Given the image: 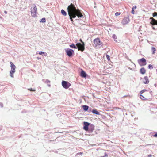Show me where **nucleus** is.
I'll use <instances>...</instances> for the list:
<instances>
[{
    "mask_svg": "<svg viewBox=\"0 0 157 157\" xmlns=\"http://www.w3.org/2000/svg\"><path fill=\"white\" fill-rule=\"evenodd\" d=\"M152 156L151 155H148V157H151Z\"/></svg>",
    "mask_w": 157,
    "mask_h": 157,
    "instance_id": "obj_36",
    "label": "nucleus"
},
{
    "mask_svg": "<svg viewBox=\"0 0 157 157\" xmlns=\"http://www.w3.org/2000/svg\"><path fill=\"white\" fill-rule=\"evenodd\" d=\"M67 10L70 19L72 22L73 21L72 18H75L76 16L78 18L81 17L83 16L81 10L78 9H76L74 5L72 4H71L68 6Z\"/></svg>",
    "mask_w": 157,
    "mask_h": 157,
    "instance_id": "obj_1",
    "label": "nucleus"
},
{
    "mask_svg": "<svg viewBox=\"0 0 157 157\" xmlns=\"http://www.w3.org/2000/svg\"><path fill=\"white\" fill-rule=\"evenodd\" d=\"M80 41L82 43V44H81L80 43H78L76 44V45L78 47V50H80L83 51L85 49L84 44L81 39H80Z\"/></svg>",
    "mask_w": 157,
    "mask_h": 157,
    "instance_id": "obj_5",
    "label": "nucleus"
},
{
    "mask_svg": "<svg viewBox=\"0 0 157 157\" xmlns=\"http://www.w3.org/2000/svg\"><path fill=\"white\" fill-rule=\"evenodd\" d=\"M138 61L139 63L141 66H144L146 64V60L144 58H143L139 59Z\"/></svg>",
    "mask_w": 157,
    "mask_h": 157,
    "instance_id": "obj_6",
    "label": "nucleus"
},
{
    "mask_svg": "<svg viewBox=\"0 0 157 157\" xmlns=\"http://www.w3.org/2000/svg\"><path fill=\"white\" fill-rule=\"evenodd\" d=\"M151 50L152 52V53L154 54L155 53L156 49L154 47H152L151 48Z\"/></svg>",
    "mask_w": 157,
    "mask_h": 157,
    "instance_id": "obj_18",
    "label": "nucleus"
},
{
    "mask_svg": "<svg viewBox=\"0 0 157 157\" xmlns=\"http://www.w3.org/2000/svg\"><path fill=\"white\" fill-rule=\"evenodd\" d=\"M31 14L32 16L33 17H36L37 8L35 5H33L31 8Z\"/></svg>",
    "mask_w": 157,
    "mask_h": 157,
    "instance_id": "obj_4",
    "label": "nucleus"
},
{
    "mask_svg": "<svg viewBox=\"0 0 157 157\" xmlns=\"http://www.w3.org/2000/svg\"><path fill=\"white\" fill-rule=\"evenodd\" d=\"M153 17L156 16H157V12H154L153 14Z\"/></svg>",
    "mask_w": 157,
    "mask_h": 157,
    "instance_id": "obj_23",
    "label": "nucleus"
},
{
    "mask_svg": "<svg viewBox=\"0 0 157 157\" xmlns=\"http://www.w3.org/2000/svg\"><path fill=\"white\" fill-rule=\"evenodd\" d=\"M101 157H104V156H102H102H101Z\"/></svg>",
    "mask_w": 157,
    "mask_h": 157,
    "instance_id": "obj_41",
    "label": "nucleus"
},
{
    "mask_svg": "<svg viewBox=\"0 0 157 157\" xmlns=\"http://www.w3.org/2000/svg\"><path fill=\"white\" fill-rule=\"evenodd\" d=\"M150 19H151L150 22L151 24L152 25H157V20H155L152 17L150 18Z\"/></svg>",
    "mask_w": 157,
    "mask_h": 157,
    "instance_id": "obj_11",
    "label": "nucleus"
},
{
    "mask_svg": "<svg viewBox=\"0 0 157 157\" xmlns=\"http://www.w3.org/2000/svg\"><path fill=\"white\" fill-rule=\"evenodd\" d=\"M45 18H43L41 20V21L43 22H45Z\"/></svg>",
    "mask_w": 157,
    "mask_h": 157,
    "instance_id": "obj_27",
    "label": "nucleus"
},
{
    "mask_svg": "<svg viewBox=\"0 0 157 157\" xmlns=\"http://www.w3.org/2000/svg\"><path fill=\"white\" fill-rule=\"evenodd\" d=\"M154 136L155 137H157V133L155 134L154 135Z\"/></svg>",
    "mask_w": 157,
    "mask_h": 157,
    "instance_id": "obj_34",
    "label": "nucleus"
},
{
    "mask_svg": "<svg viewBox=\"0 0 157 157\" xmlns=\"http://www.w3.org/2000/svg\"><path fill=\"white\" fill-rule=\"evenodd\" d=\"M136 6H133V8H132V9L134 10V9H136Z\"/></svg>",
    "mask_w": 157,
    "mask_h": 157,
    "instance_id": "obj_31",
    "label": "nucleus"
},
{
    "mask_svg": "<svg viewBox=\"0 0 157 157\" xmlns=\"http://www.w3.org/2000/svg\"><path fill=\"white\" fill-rule=\"evenodd\" d=\"M62 84L63 87L65 89L68 88L71 85L68 82L64 81L62 82Z\"/></svg>",
    "mask_w": 157,
    "mask_h": 157,
    "instance_id": "obj_7",
    "label": "nucleus"
},
{
    "mask_svg": "<svg viewBox=\"0 0 157 157\" xmlns=\"http://www.w3.org/2000/svg\"><path fill=\"white\" fill-rule=\"evenodd\" d=\"M145 72H146L144 68H142L140 69V72L141 74H145Z\"/></svg>",
    "mask_w": 157,
    "mask_h": 157,
    "instance_id": "obj_15",
    "label": "nucleus"
},
{
    "mask_svg": "<svg viewBox=\"0 0 157 157\" xmlns=\"http://www.w3.org/2000/svg\"><path fill=\"white\" fill-rule=\"evenodd\" d=\"M120 13H118V12H117L115 13V15L116 16H119V15H120Z\"/></svg>",
    "mask_w": 157,
    "mask_h": 157,
    "instance_id": "obj_26",
    "label": "nucleus"
},
{
    "mask_svg": "<svg viewBox=\"0 0 157 157\" xmlns=\"http://www.w3.org/2000/svg\"><path fill=\"white\" fill-rule=\"evenodd\" d=\"M61 13L64 16H66L67 15L66 12L63 10H61Z\"/></svg>",
    "mask_w": 157,
    "mask_h": 157,
    "instance_id": "obj_17",
    "label": "nucleus"
},
{
    "mask_svg": "<svg viewBox=\"0 0 157 157\" xmlns=\"http://www.w3.org/2000/svg\"><path fill=\"white\" fill-rule=\"evenodd\" d=\"M94 46L97 48H100L102 46V44L100 41L99 39L97 38L94 40Z\"/></svg>",
    "mask_w": 157,
    "mask_h": 157,
    "instance_id": "obj_3",
    "label": "nucleus"
},
{
    "mask_svg": "<svg viewBox=\"0 0 157 157\" xmlns=\"http://www.w3.org/2000/svg\"><path fill=\"white\" fill-rule=\"evenodd\" d=\"M129 21V20L128 17H126L124 18L122 21V23L123 25H126L128 24Z\"/></svg>",
    "mask_w": 157,
    "mask_h": 157,
    "instance_id": "obj_10",
    "label": "nucleus"
},
{
    "mask_svg": "<svg viewBox=\"0 0 157 157\" xmlns=\"http://www.w3.org/2000/svg\"><path fill=\"white\" fill-rule=\"evenodd\" d=\"M153 29H155L154 27H153Z\"/></svg>",
    "mask_w": 157,
    "mask_h": 157,
    "instance_id": "obj_39",
    "label": "nucleus"
},
{
    "mask_svg": "<svg viewBox=\"0 0 157 157\" xmlns=\"http://www.w3.org/2000/svg\"><path fill=\"white\" fill-rule=\"evenodd\" d=\"M146 91H147L146 90H141L140 91V93L141 94H142L144 92H145Z\"/></svg>",
    "mask_w": 157,
    "mask_h": 157,
    "instance_id": "obj_25",
    "label": "nucleus"
},
{
    "mask_svg": "<svg viewBox=\"0 0 157 157\" xmlns=\"http://www.w3.org/2000/svg\"><path fill=\"white\" fill-rule=\"evenodd\" d=\"M70 47L71 48H78V47H76L74 44H72V45H70Z\"/></svg>",
    "mask_w": 157,
    "mask_h": 157,
    "instance_id": "obj_19",
    "label": "nucleus"
},
{
    "mask_svg": "<svg viewBox=\"0 0 157 157\" xmlns=\"http://www.w3.org/2000/svg\"><path fill=\"white\" fill-rule=\"evenodd\" d=\"M48 85V86H50V85Z\"/></svg>",
    "mask_w": 157,
    "mask_h": 157,
    "instance_id": "obj_40",
    "label": "nucleus"
},
{
    "mask_svg": "<svg viewBox=\"0 0 157 157\" xmlns=\"http://www.w3.org/2000/svg\"><path fill=\"white\" fill-rule=\"evenodd\" d=\"M112 37L114 39V40L117 42V41L116 40V39L117 38L116 36L114 34L113 35Z\"/></svg>",
    "mask_w": 157,
    "mask_h": 157,
    "instance_id": "obj_21",
    "label": "nucleus"
},
{
    "mask_svg": "<svg viewBox=\"0 0 157 157\" xmlns=\"http://www.w3.org/2000/svg\"><path fill=\"white\" fill-rule=\"evenodd\" d=\"M80 154H82V153H78L77 154V156H78Z\"/></svg>",
    "mask_w": 157,
    "mask_h": 157,
    "instance_id": "obj_32",
    "label": "nucleus"
},
{
    "mask_svg": "<svg viewBox=\"0 0 157 157\" xmlns=\"http://www.w3.org/2000/svg\"><path fill=\"white\" fill-rule=\"evenodd\" d=\"M45 82L47 83H50V81L48 79H46L45 81Z\"/></svg>",
    "mask_w": 157,
    "mask_h": 157,
    "instance_id": "obj_29",
    "label": "nucleus"
},
{
    "mask_svg": "<svg viewBox=\"0 0 157 157\" xmlns=\"http://www.w3.org/2000/svg\"><path fill=\"white\" fill-rule=\"evenodd\" d=\"M81 75L82 77L85 78L86 77V74L83 70H82L81 73Z\"/></svg>",
    "mask_w": 157,
    "mask_h": 157,
    "instance_id": "obj_13",
    "label": "nucleus"
},
{
    "mask_svg": "<svg viewBox=\"0 0 157 157\" xmlns=\"http://www.w3.org/2000/svg\"><path fill=\"white\" fill-rule=\"evenodd\" d=\"M143 82L145 84H147L149 83V81L148 77L147 76L144 77L143 80Z\"/></svg>",
    "mask_w": 157,
    "mask_h": 157,
    "instance_id": "obj_12",
    "label": "nucleus"
},
{
    "mask_svg": "<svg viewBox=\"0 0 157 157\" xmlns=\"http://www.w3.org/2000/svg\"><path fill=\"white\" fill-rule=\"evenodd\" d=\"M28 90L32 91H35V90H33L32 88L29 89Z\"/></svg>",
    "mask_w": 157,
    "mask_h": 157,
    "instance_id": "obj_28",
    "label": "nucleus"
},
{
    "mask_svg": "<svg viewBox=\"0 0 157 157\" xmlns=\"http://www.w3.org/2000/svg\"><path fill=\"white\" fill-rule=\"evenodd\" d=\"M82 107L84 110L85 111H86L88 109L89 107L87 105H83Z\"/></svg>",
    "mask_w": 157,
    "mask_h": 157,
    "instance_id": "obj_16",
    "label": "nucleus"
},
{
    "mask_svg": "<svg viewBox=\"0 0 157 157\" xmlns=\"http://www.w3.org/2000/svg\"><path fill=\"white\" fill-rule=\"evenodd\" d=\"M106 56V58H107V59L108 60H109L110 59L109 56L108 55H107Z\"/></svg>",
    "mask_w": 157,
    "mask_h": 157,
    "instance_id": "obj_30",
    "label": "nucleus"
},
{
    "mask_svg": "<svg viewBox=\"0 0 157 157\" xmlns=\"http://www.w3.org/2000/svg\"><path fill=\"white\" fill-rule=\"evenodd\" d=\"M4 13H7V12L6 11H4Z\"/></svg>",
    "mask_w": 157,
    "mask_h": 157,
    "instance_id": "obj_37",
    "label": "nucleus"
},
{
    "mask_svg": "<svg viewBox=\"0 0 157 157\" xmlns=\"http://www.w3.org/2000/svg\"><path fill=\"white\" fill-rule=\"evenodd\" d=\"M37 59H40V58H38V57H37Z\"/></svg>",
    "mask_w": 157,
    "mask_h": 157,
    "instance_id": "obj_38",
    "label": "nucleus"
},
{
    "mask_svg": "<svg viewBox=\"0 0 157 157\" xmlns=\"http://www.w3.org/2000/svg\"><path fill=\"white\" fill-rule=\"evenodd\" d=\"M89 123L86 122H84V127L83 128L86 131H87L88 130V126L89 125Z\"/></svg>",
    "mask_w": 157,
    "mask_h": 157,
    "instance_id": "obj_9",
    "label": "nucleus"
},
{
    "mask_svg": "<svg viewBox=\"0 0 157 157\" xmlns=\"http://www.w3.org/2000/svg\"><path fill=\"white\" fill-rule=\"evenodd\" d=\"M92 112L93 113L95 114H96L98 115H99L100 114V113L99 112H98V111H97V110L96 109H93L92 111Z\"/></svg>",
    "mask_w": 157,
    "mask_h": 157,
    "instance_id": "obj_14",
    "label": "nucleus"
},
{
    "mask_svg": "<svg viewBox=\"0 0 157 157\" xmlns=\"http://www.w3.org/2000/svg\"><path fill=\"white\" fill-rule=\"evenodd\" d=\"M140 98L142 100H145L146 99V98L142 95H140Z\"/></svg>",
    "mask_w": 157,
    "mask_h": 157,
    "instance_id": "obj_22",
    "label": "nucleus"
},
{
    "mask_svg": "<svg viewBox=\"0 0 157 157\" xmlns=\"http://www.w3.org/2000/svg\"><path fill=\"white\" fill-rule=\"evenodd\" d=\"M39 54L40 55H42V54H44V56H47V54L46 53H45V52H39Z\"/></svg>",
    "mask_w": 157,
    "mask_h": 157,
    "instance_id": "obj_20",
    "label": "nucleus"
},
{
    "mask_svg": "<svg viewBox=\"0 0 157 157\" xmlns=\"http://www.w3.org/2000/svg\"><path fill=\"white\" fill-rule=\"evenodd\" d=\"M10 67L11 68L10 72V75L11 77L13 78V75L16 71V67L12 62H10Z\"/></svg>",
    "mask_w": 157,
    "mask_h": 157,
    "instance_id": "obj_2",
    "label": "nucleus"
},
{
    "mask_svg": "<svg viewBox=\"0 0 157 157\" xmlns=\"http://www.w3.org/2000/svg\"><path fill=\"white\" fill-rule=\"evenodd\" d=\"M132 13L134 14V10H132Z\"/></svg>",
    "mask_w": 157,
    "mask_h": 157,
    "instance_id": "obj_35",
    "label": "nucleus"
},
{
    "mask_svg": "<svg viewBox=\"0 0 157 157\" xmlns=\"http://www.w3.org/2000/svg\"><path fill=\"white\" fill-rule=\"evenodd\" d=\"M0 106H1L2 107H3V104L2 103H0Z\"/></svg>",
    "mask_w": 157,
    "mask_h": 157,
    "instance_id": "obj_33",
    "label": "nucleus"
},
{
    "mask_svg": "<svg viewBox=\"0 0 157 157\" xmlns=\"http://www.w3.org/2000/svg\"><path fill=\"white\" fill-rule=\"evenodd\" d=\"M148 68H149V69H151L153 68V67H152V66L150 64V65H149V66H148Z\"/></svg>",
    "mask_w": 157,
    "mask_h": 157,
    "instance_id": "obj_24",
    "label": "nucleus"
},
{
    "mask_svg": "<svg viewBox=\"0 0 157 157\" xmlns=\"http://www.w3.org/2000/svg\"><path fill=\"white\" fill-rule=\"evenodd\" d=\"M66 52L67 55L69 57H71L72 56V53L74 52V51L71 49L67 50L66 51Z\"/></svg>",
    "mask_w": 157,
    "mask_h": 157,
    "instance_id": "obj_8",
    "label": "nucleus"
}]
</instances>
